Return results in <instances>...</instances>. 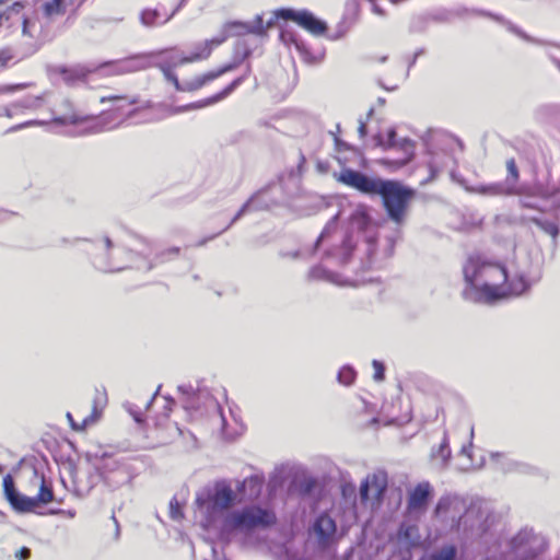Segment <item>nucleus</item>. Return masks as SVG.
<instances>
[{"label":"nucleus","mask_w":560,"mask_h":560,"mask_svg":"<svg viewBox=\"0 0 560 560\" xmlns=\"http://www.w3.org/2000/svg\"><path fill=\"white\" fill-rule=\"evenodd\" d=\"M277 515L270 508L248 505L229 513L223 521V530L238 532L249 535L258 529H267L276 525Z\"/></svg>","instance_id":"7ed1b4c3"},{"label":"nucleus","mask_w":560,"mask_h":560,"mask_svg":"<svg viewBox=\"0 0 560 560\" xmlns=\"http://www.w3.org/2000/svg\"><path fill=\"white\" fill-rule=\"evenodd\" d=\"M280 38L285 45L296 44V38L293 32L281 31Z\"/></svg>","instance_id":"f704fd0d"},{"label":"nucleus","mask_w":560,"mask_h":560,"mask_svg":"<svg viewBox=\"0 0 560 560\" xmlns=\"http://www.w3.org/2000/svg\"><path fill=\"white\" fill-rule=\"evenodd\" d=\"M335 142H336V147H337V149L339 151H341V150H343V151L350 150V147L346 142L341 141L339 138H336Z\"/></svg>","instance_id":"58836bf2"},{"label":"nucleus","mask_w":560,"mask_h":560,"mask_svg":"<svg viewBox=\"0 0 560 560\" xmlns=\"http://www.w3.org/2000/svg\"><path fill=\"white\" fill-rule=\"evenodd\" d=\"M357 373L353 369L345 366L338 373V380L343 385H351L355 380Z\"/></svg>","instance_id":"c85d7f7f"},{"label":"nucleus","mask_w":560,"mask_h":560,"mask_svg":"<svg viewBox=\"0 0 560 560\" xmlns=\"http://www.w3.org/2000/svg\"><path fill=\"white\" fill-rule=\"evenodd\" d=\"M23 9L24 4L20 1L9 4L5 0H0V25L13 14H19Z\"/></svg>","instance_id":"412c9836"},{"label":"nucleus","mask_w":560,"mask_h":560,"mask_svg":"<svg viewBox=\"0 0 560 560\" xmlns=\"http://www.w3.org/2000/svg\"><path fill=\"white\" fill-rule=\"evenodd\" d=\"M336 178L342 185L363 195L380 196L388 218L396 223L404 221L409 205L416 197L415 189L398 180L371 177L350 167L342 168Z\"/></svg>","instance_id":"f03ea898"},{"label":"nucleus","mask_w":560,"mask_h":560,"mask_svg":"<svg viewBox=\"0 0 560 560\" xmlns=\"http://www.w3.org/2000/svg\"><path fill=\"white\" fill-rule=\"evenodd\" d=\"M3 490L9 502L21 511H31L35 506V500L21 498L15 490L13 478L7 475L3 478Z\"/></svg>","instance_id":"f3484780"},{"label":"nucleus","mask_w":560,"mask_h":560,"mask_svg":"<svg viewBox=\"0 0 560 560\" xmlns=\"http://www.w3.org/2000/svg\"><path fill=\"white\" fill-rule=\"evenodd\" d=\"M236 502L238 503L237 491L235 492L225 481L217 482L211 493L199 494L196 498V504L207 511L209 521L217 510H228Z\"/></svg>","instance_id":"0eeeda50"},{"label":"nucleus","mask_w":560,"mask_h":560,"mask_svg":"<svg viewBox=\"0 0 560 560\" xmlns=\"http://www.w3.org/2000/svg\"><path fill=\"white\" fill-rule=\"evenodd\" d=\"M106 398L104 395L97 394L93 399L90 415L83 416L80 421H75L72 413L68 412L67 418L71 428L75 431H84L86 428L94 424L101 418Z\"/></svg>","instance_id":"4468645a"},{"label":"nucleus","mask_w":560,"mask_h":560,"mask_svg":"<svg viewBox=\"0 0 560 560\" xmlns=\"http://www.w3.org/2000/svg\"><path fill=\"white\" fill-rule=\"evenodd\" d=\"M104 243H105L106 249H110L113 247V242L108 236L104 237Z\"/></svg>","instance_id":"c03bdc74"},{"label":"nucleus","mask_w":560,"mask_h":560,"mask_svg":"<svg viewBox=\"0 0 560 560\" xmlns=\"http://www.w3.org/2000/svg\"><path fill=\"white\" fill-rule=\"evenodd\" d=\"M226 37H213L210 39H206L202 43H199L195 46L194 50L186 56L180 57L177 61L171 65L173 68L178 66L187 65V63H196L208 60L213 50L219 47L221 44L225 42Z\"/></svg>","instance_id":"f8f14e48"},{"label":"nucleus","mask_w":560,"mask_h":560,"mask_svg":"<svg viewBox=\"0 0 560 560\" xmlns=\"http://www.w3.org/2000/svg\"><path fill=\"white\" fill-rule=\"evenodd\" d=\"M167 50H173V48L165 49V50H161V51H159V55H162L163 52H165V51H167Z\"/></svg>","instance_id":"864d4df0"},{"label":"nucleus","mask_w":560,"mask_h":560,"mask_svg":"<svg viewBox=\"0 0 560 560\" xmlns=\"http://www.w3.org/2000/svg\"><path fill=\"white\" fill-rule=\"evenodd\" d=\"M47 122H48L47 120H39V119H37L36 125L39 126V125H45Z\"/></svg>","instance_id":"8fccbe9b"},{"label":"nucleus","mask_w":560,"mask_h":560,"mask_svg":"<svg viewBox=\"0 0 560 560\" xmlns=\"http://www.w3.org/2000/svg\"><path fill=\"white\" fill-rule=\"evenodd\" d=\"M387 486L388 477L385 471L377 470L371 475H368V477L361 482L360 486L361 502L365 504L370 500H373L380 504L383 500Z\"/></svg>","instance_id":"9d476101"},{"label":"nucleus","mask_w":560,"mask_h":560,"mask_svg":"<svg viewBox=\"0 0 560 560\" xmlns=\"http://www.w3.org/2000/svg\"><path fill=\"white\" fill-rule=\"evenodd\" d=\"M457 548L454 545H445L432 552L429 560H456Z\"/></svg>","instance_id":"5701e85b"},{"label":"nucleus","mask_w":560,"mask_h":560,"mask_svg":"<svg viewBox=\"0 0 560 560\" xmlns=\"http://www.w3.org/2000/svg\"><path fill=\"white\" fill-rule=\"evenodd\" d=\"M374 139L377 147L384 150L395 149L400 152L398 159L384 158L380 160L378 163L387 168L398 170L407 165L415 156V142L407 138L396 140V130L394 128H389L385 137L376 135Z\"/></svg>","instance_id":"39448f33"},{"label":"nucleus","mask_w":560,"mask_h":560,"mask_svg":"<svg viewBox=\"0 0 560 560\" xmlns=\"http://www.w3.org/2000/svg\"><path fill=\"white\" fill-rule=\"evenodd\" d=\"M245 206L237 212V214L232 219L231 223L235 222L243 213Z\"/></svg>","instance_id":"49530a36"},{"label":"nucleus","mask_w":560,"mask_h":560,"mask_svg":"<svg viewBox=\"0 0 560 560\" xmlns=\"http://www.w3.org/2000/svg\"><path fill=\"white\" fill-rule=\"evenodd\" d=\"M75 413H77V415H81V407H78V408L75 409Z\"/></svg>","instance_id":"603ef678"},{"label":"nucleus","mask_w":560,"mask_h":560,"mask_svg":"<svg viewBox=\"0 0 560 560\" xmlns=\"http://www.w3.org/2000/svg\"><path fill=\"white\" fill-rule=\"evenodd\" d=\"M5 1L10 3L12 0H5Z\"/></svg>","instance_id":"13d9d810"},{"label":"nucleus","mask_w":560,"mask_h":560,"mask_svg":"<svg viewBox=\"0 0 560 560\" xmlns=\"http://www.w3.org/2000/svg\"><path fill=\"white\" fill-rule=\"evenodd\" d=\"M387 58H388V57H387L386 55H382V56H373V57H372V60H373L374 62L383 63V62H385V61L387 60Z\"/></svg>","instance_id":"a19ab883"},{"label":"nucleus","mask_w":560,"mask_h":560,"mask_svg":"<svg viewBox=\"0 0 560 560\" xmlns=\"http://www.w3.org/2000/svg\"><path fill=\"white\" fill-rule=\"evenodd\" d=\"M140 69V67H135V66H126L124 71L125 72H129V71H133V70H138Z\"/></svg>","instance_id":"a18cd8bd"},{"label":"nucleus","mask_w":560,"mask_h":560,"mask_svg":"<svg viewBox=\"0 0 560 560\" xmlns=\"http://www.w3.org/2000/svg\"><path fill=\"white\" fill-rule=\"evenodd\" d=\"M54 499L52 490L49 488L45 481L42 482L39 487V491L37 493V503H48Z\"/></svg>","instance_id":"7c9ffc66"},{"label":"nucleus","mask_w":560,"mask_h":560,"mask_svg":"<svg viewBox=\"0 0 560 560\" xmlns=\"http://www.w3.org/2000/svg\"><path fill=\"white\" fill-rule=\"evenodd\" d=\"M431 494V486L429 482L418 483L410 492L408 499V510L418 511L425 508Z\"/></svg>","instance_id":"6ab92c4d"},{"label":"nucleus","mask_w":560,"mask_h":560,"mask_svg":"<svg viewBox=\"0 0 560 560\" xmlns=\"http://www.w3.org/2000/svg\"><path fill=\"white\" fill-rule=\"evenodd\" d=\"M278 20L291 21L313 36H323L328 30L327 24L308 10L277 9L272 11V18L267 22V27H272Z\"/></svg>","instance_id":"423d86ee"},{"label":"nucleus","mask_w":560,"mask_h":560,"mask_svg":"<svg viewBox=\"0 0 560 560\" xmlns=\"http://www.w3.org/2000/svg\"><path fill=\"white\" fill-rule=\"evenodd\" d=\"M523 206L526 207V208H534L533 206H530L528 203H524Z\"/></svg>","instance_id":"6e6d98bb"},{"label":"nucleus","mask_w":560,"mask_h":560,"mask_svg":"<svg viewBox=\"0 0 560 560\" xmlns=\"http://www.w3.org/2000/svg\"><path fill=\"white\" fill-rule=\"evenodd\" d=\"M15 557L19 559V560H27L31 558V549L26 548V547H22L21 549H19L15 553Z\"/></svg>","instance_id":"e433bc0d"},{"label":"nucleus","mask_w":560,"mask_h":560,"mask_svg":"<svg viewBox=\"0 0 560 560\" xmlns=\"http://www.w3.org/2000/svg\"><path fill=\"white\" fill-rule=\"evenodd\" d=\"M98 102L109 105L108 108L104 109L100 115V120L106 128L117 127L137 115L141 109L151 107L150 103L141 105L138 95L126 93H108L102 95Z\"/></svg>","instance_id":"20e7f679"},{"label":"nucleus","mask_w":560,"mask_h":560,"mask_svg":"<svg viewBox=\"0 0 560 560\" xmlns=\"http://www.w3.org/2000/svg\"><path fill=\"white\" fill-rule=\"evenodd\" d=\"M475 512L474 511H467L464 515H462L457 523L454 525L456 530H459L462 524L466 527L468 523H470L475 518Z\"/></svg>","instance_id":"72a5a7b5"},{"label":"nucleus","mask_w":560,"mask_h":560,"mask_svg":"<svg viewBox=\"0 0 560 560\" xmlns=\"http://www.w3.org/2000/svg\"><path fill=\"white\" fill-rule=\"evenodd\" d=\"M264 479L259 476H249L241 481L237 487L238 503L254 501L261 494Z\"/></svg>","instance_id":"2eb2a0df"},{"label":"nucleus","mask_w":560,"mask_h":560,"mask_svg":"<svg viewBox=\"0 0 560 560\" xmlns=\"http://www.w3.org/2000/svg\"><path fill=\"white\" fill-rule=\"evenodd\" d=\"M159 68L163 72L165 79L171 82L177 91L183 92L198 91L218 79L214 70H210L180 83L174 72V68L170 63H160Z\"/></svg>","instance_id":"1a4fd4ad"},{"label":"nucleus","mask_w":560,"mask_h":560,"mask_svg":"<svg viewBox=\"0 0 560 560\" xmlns=\"http://www.w3.org/2000/svg\"><path fill=\"white\" fill-rule=\"evenodd\" d=\"M28 23L30 22L27 19H23V30L22 31H23V34H27L31 36V33L28 31Z\"/></svg>","instance_id":"37998d69"},{"label":"nucleus","mask_w":560,"mask_h":560,"mask_svg":"<svg viewBox=\"0 0 560 560\" xmlns=\"http://www.w3.org/2000/svg\"><path fill=\"white\" fill-rule=\"evenodd\" d=\"M249 54H250V51L246 50L241 60L232 61V62L222 65L221 67L214 69V72H215L218 79L221 78L222 75H224L225 73H229V72L235 70L241 65L242 60L247 58L249 56Z\"/></svg>","instance_id":"cd10ccee"},{"label":"nucleus","mask_w":560,"mask_h":560,"mask_svg":"<svg viewBox=\"0 0 560 560\" xmlns=\"http://www.w3.org/2000/svg\"><path fill=\"white\" fill-rule=\"evenodd\" d=\"M314 485H315V481H314L313 479L307 480V481L305 482V489H304V492H305V493H308V492L312 490V488L314 487Z\"/></svg>","instance_id":"79ce46f5"},{"label":"nucleus","mask_w":560,"mask_h":560,"mask_svg":"<svg viewBox=\"0 0 560 560\" xmlns=\"http://www.w3.org/2000/svg\"><path fill=\"white\" fill-rule=\"evenodd\" d=\"M311 534L315 537L317 545L325 549L337 542V525L335 520L327 513L316 517Z\"/></svg>","instance_id":"9b49d317"},{"label":"nucleus","mask_w":560,"mask_h":560,"mask_svg":"<svg viewBox=\"0 0 560 560\" xmlns=\"http://www.w3.org/2000/svg\"><path fill=\"white\" fill-rule=\"evenodd\" d=\"M510 545L515 560H532L545 549L544 539L528 529L520 530Z\"/></svg>","instance_id":"6e6552de"},{"label":"nucleus","mask_w":560,"mask_h":560,"mask_svg":"<svg viewBox=\"0 0 560 560\" xmlns=\"http://www.w3.org/2000/svg\"><path fill=\"white\" fill-rule=\"evenodd\" d=\"M372 366L374 369L373 378L377 382H381L385 378V366L382 362L377 360H373Z\"/></svg>","instance_id":"2f4dec72"},{"label":"nucleus","mask_w":560,"mask_h":560,"mask_svg":"<svg viewBox=\"0 0 560 560\" xmlns=\"http://www.w3.org/2000/svg\"><path fill=\"white\" fill-rule=\"evenodd\" d=\"M468 288L486 302L518 296L529 287L523 275L509 276L506 266L480 254L470 255L463 266Z\"/></svg>","instance_id":"f257e3e1"},{"label":"nucleus","mask_w":560,"mask_h":560,"mask_svg":"<svg viewBox=\"0 0 560 560\" xmlns=\"http://www.w3.org/2000/svg\"><path fill=\"white\" fill-rule=\"evenodd\" d=\"M358 132H359L360 138L363 139V138L366 137L368 128H366V121L365 120H360L359 127H358Z\"/></svg>","instance_id":"4c0bfd02"},{"label":"nucleus","mask_w":560,"mask_h":560,"mask_svg":"<svg viewBox=\"0 0 560 560\" xmlns=\"http://www.w3.org/2000/svg\"><path fill=\"white\" fill-rule=\"evenodd\" d=\"M32 125V121H26L25 124H23L22 126H31Z\"/></svg>","instance_id":"5fc2aeb1"},{"label":"nucleus","mask_w":560,"mask_h":560,"mask_svg":"<svg viewBox=\"0 0 560 560\" xmlns=\"http://www.w3.org/2000/svg\"><path fill=\"white\" fill-rule=\"evenodd\" d=\"M60 74L66 83L71 84L75 81H84L86 72L83 69H60Z\"/></svg>","instance_id":"b1692460"},{"label":"nucleus","mask_w":560,"mask_h":560,"mask_svg":"<svg viewBox=\"0 0 560 560\" xmlns=\"http://www.w3.org/2000/svg\"><path fill=\"white\" fill-rule=\"evenodd\" d=\"M61 106L62 110L60 114L52 116L50 119L51 122L57 125H78L89 119V116L78 112L69 101H65Z\"/></svg>","instance_id":"a211bd4d"},{"label":"nucleus","mask_w":560,"mask_h":560,"mask_svg":"<svg viewBox=\"0 0 560 560\" xmlns=\"http://www.w3.org/2000/svg\"><path fill=\"white\" fill-rule=\"evenodd\" d=\"M372 114H373V108H371V109L369 110V114H368V115H369V116H371Z\"/></svg>","instance_id":"4d7b16f0"},{"label":"nucleus","mask_w":560,"mask_h":560,"mask_svg":"<svg viewBox=\"0 0 560 560\" xmlns=\"http://www.w3.org/2000/svg\"><path fill=\"white\" fill-rule=\"evenodd\" d=\"M362 219L364 222H366L369 220L368 215L365 213H362Z\"/></svg>","instance_id":"3c124183"},{"label":"nucleus","mask_w":560,"mask_h":560,"mask_svg":"<svg viewBox=\"0 0 560 560\" xmlns=\"http://www.w3.org/2000/svg\"><path fill=\"white\" fill-rule=\"evenodd\" d=\"M398 542L407 549L420 544L419 528L415 524L402 523L397 533Z\"/></svg>","instance_id":"aec40b11"},{"label":"nucleus","mask_w":560,"mask_h":560,"mask_svg":"<svg viewBox=\"0 0 560 560\" xmlns=\"http://www.w3.org/2000/svg\"><path fill=\"white\" fill-rule=\"evenodd\" d=\"M532 222L537 228L542 230L546 234L550 235L553 240H556L560 233L558 220L557 221H548V220H542V219H538V218H533Z\"/></svg>","instance_id":"4be33fe9"},{"label":"nucleus","mask_w":560,"mask_h":560,"mask_svg":"<svg viewBox=\"0 0 560 560\" xmlns=\"http://www.w3.org/2000/svg\"><path fill=\"white\" fill-rule=\"evenodd\" d=\"M179 255L180 248L178 246H171L156 253L154 259L156 264H165L174 258H177Z\"/></svg>","instance_id":"a878e982"},{"label":"nucleus","mask_w":560,"mask_h":560,"mask_svg":"<svg viewBox=\"0 0 560 560\" xmlns=\"http://www.w3.org/2000/svg\"><path fill=\"white\" fill-rule=\"evenodd\" d=\"M44 14L47 18H54L57 15H61L65 13L66 8L63 4V0H51L44 4Z\"/></svg>","instance_id":"393cba45"},{"label":"nucleus","mask_w":560,"mask_h":560,"mask_svg":"<svg viewBox=\"0 0 560 560\" xmlns=\"http://www.w3.org/2000/svg\"><path fill=\"white\" fill-rule=\"evenodd\" d=\"M176 8L167 9L164 3H159L155 8H148L141 13V21L147 26L161 25L168 22L176 13Z\"/></svg>","instance_id":"dca6fc26"},{"label":"nucleus","mask_w":560,"mask_h":560,"mask_svg":"<svg viewBox=\"0 0 560 560\" xmlns=\"http://www.w3.org/2000/svg\"><path fill=\"white\" fill-rule=\"evenodd\" d=\"M170 517L173 521H182L184 518L183 506L176 498L170 501Z\"/></svg>","instance_id":"c756f323"},{"label":"nucleus","mask_w":560,"mask_h":560,"mask_svg":"<svg viewBox=\"0 0 560 560\" xmlns=\"http://www.w3.org/2000/svg\"><path fill=\"white\" fill-rule=\"evenodd\" d=\"M156 399V394H154L151 398V400L148 404V408L153 404V401Z\"/></svg>","instance_id":"09e8293b"},{"label":"nucleus","mask_w":560,"mask_h":560,"mask_svg":"<svg viewBox=\"0 0 560 560\" xmlns=\"http://www.w3.org/2000/svg\"><path fill=\"white\" fill-rule=\"evenodd\" d=\"M452 506L447 503L439 502L435 508V515L439 520L444 521L446 518V513L452 511Z\"/></svg>","instance_id":"473e14b6"},{"label":"nucleus","mask_w":560,"mask_h":560,"mask_svg":"<svg viewBox=\"0 0 560 560\" xmlns=\"http://www.w3.org/2000/svg\"><path fill=\"white\" fill-rule=\"evenodd\" d=\"M372 10L375 14H378V15L385 14V11L380 5H377L375 2L373 3Z\"/></svg>","instance_id":"ea45409f"},{"label":"nucleus","mask_w":560,"mask_h":560,"mask_svg":"<svg viewBox=\"0 0 560 560\" xmlns=\"http://www.w3.org/2000/svg\"><path fill=\"white\" fill-rule=\"evenodd\" d=\"M505 166H506V172H508L506 183L512 186H515L520 180V171H518L515 159L511 158V159L506 160Z\"/></svg>","instance_id":"bb28decb"},{"label":"nucleus","mask_w":560,"mask_h":560,"mask_svg":"<svg viewBox=\"0 0 560 560\" xmlns=\"http://www.w3.org/2000/svg\"><path fill=\"white\" fill-rule=\"evenodd\" d=\"M249 73H250V67L248 66L245 74L234 79L224 89H222L221 91H219L218 93H215L209 97H206V98L200 100L195 103H190V104L184 106L183 109L189 110V109L203 108V107H207V106H210V105H213L215 103L223 101L229 95H231L248 78Z\"/></svg>","instance_id":"ddd939ff"},{"label":"nucleus","mask_w":560,"mask_h":560,"mask_svg":"<svg viewBox=\"0 0 560 560\" xmlns=\"http://www.w3.org/2000/svg\"><path fill=\"white\" fill-rule=\"evenodd\" d=\"M163 401H164V405H163V408H164V417H170L172 410H173V407L175 405V401L174 399L172 398H168V397H162Z\"/></svg>","instance_id":"c9c22d12"},{"label":"nucleus","mask_w":560,"mask_h":560,"mask_svg":"<svg viewBox=\"0 0 560 560\" xmlns=\"http://www.w3.org/2000/svg\"><path fill=\"white\" fill-rule=\"evenodd\" d=\"M214 236H215V235H213V236L209 237V240H212ZM207 241H208V238H205V240L199 241V242L197 243V246H202V245H205V244L207 243Z\"/></svg>","instance_id":"de8ad7c7"},{"label":"nucleus","mask_w":560,"mask_h":560,"mask_svg":"<svg viewBox=\"0 0 560 560\" xmlns=\"http://www.w3.org/2000/svg\"><path fill=\"white\" fill-rule=\"evenodd\" d=\"M559 68H560V62H559Z\"/></svg>","instance_id":"bf43d9fd"}]
</instances>
